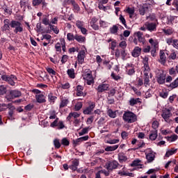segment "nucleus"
Masks as SVG:
<instances>
[{
    "mask_svg": "<svg viewBox=\"0 0 178 178\" xmlns=\"http://www.w3.org/2000/svg\"><path fill=\"white\" fill-rule=\"evenodd\" d=\"M119 148V145H113V146H107L104 150L106 152H111L112 151H116V149Z\"/></svg>",
    "mask_w": 178,
    "mask_h": 178,
    "instance_id": "2f4dec72",
    "label": "nucleus"
},
{
    "mask_svg": "<svg viewBox=\"0 0 178 178\" xmlns=\"http://www.w3.org/2000/svg\"><path fill=\"white\" fill-rule=\"evenodd\" d=\"M11 29H14L13 32L15 34H19V33H23V24L19 21L12 20L10 22Z\"/></svg>",
    "mask_w": 178,
    "mask_h": 178,
    "instance_id": "7ed1b4c3",
    "label": "nucleus"
},
{
    "mask_svg": "<svg viewBox=\"0 0 178 178\" xmlns=\"http://www.w3.org/2000/svg\"><path fill=\"white\" fill-rule=\"evenodd\" d=\"M61 144H62V145H65V147H68V145H70V142L69 141V140H67V138H63L61 140Z\"/></svg>",
    "mask_w": 178,
    "mask_h": 178,
    "instance_id": "13d9d810",
    "label": "nucleus"
},
{
    "mask_svg": "<svg viewBox=\"0 0 178 178\" xmlns=\"http://www.w3.org/2000/svg\"><path fill=\"white\" fill-rule=\"evenodd\" d=\"M107 115L109 118L115 119V118H116V111H113L111 108H108Z\"/></svg>",
    "mask_w": 178,
    "mask_h": 178,
    "instance_id": "e433bc0d",
    "label": "nucleus"
},
{
    "mask_svg": "<svg viewBox=\"0 0 178 178\" xmlns=\"http://www.w3.org/2000/svg\"><path fill=\"white\" fill-rule=\"evenodd\" d=\"M67 60H69V56L67 55H63L61 58V63L65 64L66 63V62H67Z\"/></svg>",
    "mask_w": 178,
    "mask_h": 178,
    "instance_id": "69168bd1",
    "label": "nucleus"
},
{
    "mask_svg": "<svg viewBox=\"0 0 178 178\" xmlns=\"http://www.w3.org/2000/svg\"><path fill=\"white\" fill-rule=\"evenodd\" d=\"M49 119H56V111L51 110L49 111Z\"/></svg>",
    "mask_w": 178,
    "mask_h": 178,
    "instance_id": "0e129e2a",
    "label": "nucleus"
},
{
    "mask_svg": "<svg viewBox=\"0 0 178 178\" xmlns=\"http://www.w3.org/2000/svg\"><path fill=\"white\" fill-rule=\"evenodd\" d=\"M42 24H44V26H49V24H51L49 22V15H46L45 17H44V18L42 19Z\"/></svg>",
    "mask_w": 178,
    "mask_h": 178,
    "instance_id": "a19ab883",
    "label": "nucleus"
},
{
    "mask_svg": "<svg viewBox=\"0 0 178 178\" xmlns=\"http://www.w3.org/2000/svg\"><path fill=\"white\" fill-rule=\"evenodd\" d=\"M67 74L69 76L70 79L76 78V73H74V69L73 68L68 69L67 71Z\"/></svg>",
    "mask_w": 178,
    "mask_h": 178,
    "instance_id": "72a5a7b5",
    "label": "nucleus"
},
{
    "mask_svg": "<svg viewBox=\"0 0 178 178\" xmlns=\"http://www.w3.org/2000/svg\"><path fill=\"white\" fill-rule=\"evenodd\" d=\"M118 159H119L120 162H126V161H127V156H126L123 154H120L118 155Z\"/></svg>",
    "mask_w": 178,
    "mask_h": 178,
    "instance_id": "3c124183",
    "label": "nucleus"
},
{
    "mask_svg": "<svg viewBox=\"0 0 178 178\" xmlns=\"http://www.w3.org/2000/svg\"><path fill=\"white\" fill-rule=\"evenodd\" d=\"M118 166H119V163L114 160L107 162L105 164L104 168L105 169H106V170H111V172H113V170H114L115 169H118Z\"/></svg>",
    "mask_w": 178,
    "mask_h": 178,
    "instance_id": "39448f33",
    "label": "nucleus"
},
{
    "mask_svg": "<svg viewBox=\"0 0 178 178\" xmlns=\"http://www.w3.org/2000/svg\"><path fill=\"white\" fill-rule=\"evenodd\" d=\"M22 96V92L19 90H11L10 91V95H7L6 98L7 101H12L14 98H19Z\"/></svg>",
    "mask_w": 178,
    "mask_h": 178,
    "instance_id": "423d86ee",
    "label": "nucleus"
},
{
    "mask_svg": "<svg viewBox=\"0 0 178 178\" xmlns=\"http://www.w3.org/2000/svg\"><path fill=\"white\" fill-rule=\"evenodd\" d=\"M161 118L166 122L167 123H169L170 118H172V112H170V110L165 108L162 111L161 113Z\"/></svg>",
    "mask_w": 178,
    "mask_h": 178,
    "instance_id": "6e6552de",
    "label": "nucleus"
},
{
    "mask_svg": "<svg viewBox=\"0 0 178 178\" xmlns=\"http://www.w3.org/2000/svg\"><path fill=\"white\" fill-rule=\"evenodd\" d=\"M141 47H135L134 50L131 52V55L134 58H138L140 55H141Z\"/></svg>",
    "mask_w": 178,
    "mask_h": 178,
    "instance_id": "412c9836",
    "label": "nucleus"
},
{
    "mask_svg": "<svg viewBox=\"0 0 178 178\" xmlns=\"http://www.w3.org/2000/svg\"><path fill=\"white\" fill-rule=\"evenodd\" d=\"M83 108V103L81 102H79L75 104L74 109L75 111H80Z\"/></svg>",
    "mask_w": 178,
    "mask_h": 178,
    "instance_id": "052dcab7",
    "label": "nucleus"
},
{
    "mask_svg": "<svg viewBox=\"0 0 178 178\" xmlns=\"http://www.w3.org/2000/svg\"><path fill=\"white\" fill-rule=\"evenodd\" d=\"M119 28L116 25H113L111 28H110V33L111 34H118V31Z\"/></svg>",
    "mask_w": 178,
    "mask_h": 178,
    "instance_id": "c03bdc74",
    "label": "nucleus"
},
{
    "mask_svg": "<svg viewBox=\"0 0 178 178\" xmlns=\"http://www.w3.org/2000/svg\"><path fill=\"white\" fill-rule=\"evenodd\" d=\"M144 80V86L145 87H148L149 86V75L145 76L143 78Z\"/></svg>",
    "mask_w": 178,
    "mask_h": 178,
    "instance_id": "8fccbe9b",
    "label": "nucleus"
},
{
    "mask_svg": "<svg viewBox=\"0 0 178 178\" xmlns=\"http://www.w3.org/2000/svg\"><path fill=\"white\" fill-rule=\"evenodd\" d=\"M79 159H74L72 161V165L69 166L71 170H77V168L79 167Z\"/></svg>",
    "mask_w": 178,
    "mask_h": 178,
    "instance_id": "a878e982",
    "label": "nucleus"
},
{
    "mask_svg": "<svg viewBox=\"0 0 178 178\" xmlns=\"http://www.w3.org/2000/svg\"><path fill=\"white\" fill-rule=\"evenodd\" d=\"M84 134H88V128H83L79 132V136H84Z\"/></svg>",
    "mask_w": 178,
    "mask_h": 178,
    "instance_id": "774afa93",
    "label": "nucleus"
},
{
    "mask_svg": "<svg viewBox=\"0 0 178 178\" xmlns=\"http://www.w3.org/2000/svg\"><path fill=\"white\" fill-rule=\"evenodd\" d=\"M57 97L54 95L53 93H49L48 95V101L51 105H54L55 104V101H56Z\"/></svg>",
    "mask_w": 178,
    "mask_h": 178,
    "instance_id": "7c9ffc66",
    "label": "nucleus"
},
{
    "mask_svg": "<svg viewBox=\"0 0 178 178\" xmlns=\"http://www.w3.org/2000/svg\"><path fill=\"white\" fill-rule=\"evenodd\" d=\"M127 47V43L126 42L125 40H122L119 44V47L122 48V49H126Z\"/></svg>",
    "mask_w": 178,
    "mask_h": 178,
    "instance_id": "e2e57ef3",
    "label": "nucleus"
},
{
    "mask_svg": "<svg viewBox=\"0 0 178 178\" xmlns=\"http://www.w3.org/2000/svg\"><path fill=\"white\" fill-rule=\"evenodd\" d=\"M156 80L159 84H165V81H166V74H163V72L160 73L157 76Z\"/></svg>",
    "mask_w": 178,
    "mask_h": 178,
    "instance_id": "f3484780",
    "label": "nucleus"
},
{
    "mask_svg": "<svg viewBox=\"0 0 178 178\" xmlns=\"http://www.w3.org/2000/svg\"><path fill=\"white\" fill-rule=\"evenodd\" d=\"M109 84L101 83L97 88V92H104V91H109Z\"/></svg>",
    "mask_w": 178,
    "mask_h": 178,
    "instance_id": "f8f14e48",
    "label": "nucleus"
},
{
    "mask_svg": "<svg viewBox=\"0 0 178 178\" xmlns=\"http://www.w3.org/2000/svg\"><path fill=\"white\" fill-rule=\"evenodd\" d=\"M136 10L134 8L128 7L127 8V13L129 15L130 19H134V17H136V15L134 14Z\"/></svg>",
    "mask_w": 178,
    "mask_h": 178,
    "instance_id": "c85d7f7f",
    "label": "nucleus"
},
{
    "mask_svg": "<svg viewBox=\"0 0 178 178\" xmlns=\"http://www.w3.org/2000/svg\"><path fill=\"white\" fill-rule=\"evenodd\" d=\"M10 20L6 19L3 21L4 25L1 27L2 31H9L10 30Z\"/></svg>",
    "mask_w": 178,
    "mask_h": 178,
    "instance_id": "dca6fc26",
    "label": "nucleus"
},
{
    "mask_svg": "<svg viewBox=\"0 0 178 178\" xmlns=\"http://www.w3.org/2000/svg\"><path fill=\"white\" fill-rule=\"evenodd\" d=\"M158 137V131L157 130H153L150 131V134L149 136V140L151 141H155L156 138Z\"/></svg>",
    "mask_w": 178,
    "mask_h": 178,
    "instance_id": "cd10ccee",
    "label": "nucleus"
},
{
    "mask_svg": "<svg viewBox=\"0 0 178 178\" xmlns=\"http://www.w3.org/2000/svg\"><path fill=\"white\" fill-rule=\"evenodd\" d=\"M129 104L130 106H134V105H137V104H141V99L131 98L129 101Z\"/></svg>",
    "mask_w": 178,
    "mask_h": 178,
    "instance_id": "393cba45",
    "label": "nucleus"
},
{
    "mask_svg": "<svg viewBox=\"0 0 178 178\" xmlns=\"http://www.w3.org/2000/svg\"><path fill=\"white\" fill-rule=\"evenodd\" d=\"M51 127H58V130L65 129V124L63 121H59V118H56V120L51 124Z\"/></svg>",
    "mask_w": 178,
    "mask_h": 178,
    "instance_id": "9d476101",
    "label": "nucleus"
},
{
    "mask_svg": "<svg viewBox=\"0 0 178 178\" xmlns=\"http://www.w3.org/2000/svg\"><path fill=\"white\" fill-rule=\"evenodd\" d=\"M49 29L54 31L55 34H59V29H58L55 25H52V24H49Z\"/></svg>",
    "mask_w": 178,
    "mask_h": 178,
    "instance_id": "79ce46f5",
    "label": "nucleus"
},
{
    "mask_svg": "<svg viewBox=\"0 0 178 178\" xmlns=\"http://www.w3.org/2000/svg\"><path fill=\"white\" fill-rule=\"evenodd\" d=\"M54 145L56 149H59L61 147L60 140L58 138H55L53 141Z\"/></svg>",
    "mask_w": 178,
    "mask_h": 178,
    "instance_id": "4c0bfd02",
    "label": "nucleus"
},
{
    "mask_svg": "<svg viewBox=\"0 0 178 178\" xmlns=\"http://www.w3.org/2000/svg\"><path fill=\"white\" fill-rule=\"evenodd\" d=\"M3 10L6 15H12V9L7 6H4Z\"/></svg>",
    "mask_w": 178,
    "mask_h": 178,
    "instance_id": "09e8293b",
    "label": "nucleus"
},
{
    "mask_svg": "<svg viewBox=\"0 0 178 178\" xmlns=\"http://www.w3.org/2000/svg\"><path fill=\"white\" fill-rule=\"evenodd\" d=\"M176 152H177V149L172 148L166 152L165 156V158H169V156H172V155H174Z\"/></svg>",
    "mask_w": 178,
    "mask_h": 178,
    "instance_id": "473e14b6",
    "label": "nucleus"
},
{
    "mask_svg": "<svg viewBox=\"0 0 178 178\" xmlns=\"http://www.w3.org/2000/svg\"><path fill=\"white\" fill-rule=\"evenodd\" d=\"M135 35H136L137 40L142 45H144L145 44V38L143 37V32L138 31L135 33Z\"/></svg>",
    "mask_w": 178,
    "mask_h": 178,
    "instance_id": "6ab92c4d",
    "label": "nucleus"
},
{
    "mask_svg": "<svg viewBox=\"0 0 178 178\" xmlns=\"http://www.w3.org/2000/svg\"><path fill=\"white\" fill-rule=\"evenodd\" d=\"M177 138H178V136L176 134H173L170 136L167 137V140H168V141H169V143H173V142L176 141V140H177Z\"/></svg>",
    "mask_w": 178,
    "mask_h": 178,
    "instance_id": "ea45409f",
    "label": "nucleus"
},
{
    "mask_svg": "<svg viewBox=\"0 0 178 178\" xmlns=\"http://www.w3.org/2000/svg\"><path fill=\"white\" fill-rule=\"evenodd\" d=\"M145 26L148 31H156V24L154 22H145Z\"/></svg>",
    "mask_w": 178,
    "mask_h": 178,
    "instance_id": "4468645a",
    "label": "nucleus"
},
{
    "mask_svg": "<svg viewBox=\"0 0 178 178\" xmlns=\"http://www.w3.org/2000/svg\"><path fill=\"white\" fill-rule=\"evenodd\" d=\"M75 41L79 42V44H84L86 42V37L76 33L75 34Z\"/></svg>",
    "mask_w": 178,
    "mask_h": 178,
    "instance_id": "b1692460",
    "label": "nucleus"
},
{
    "mask_svg": "<svg viewBox=\"0 0 178 178\" xmlns=\"http://www.w3.org/2000/svg\"><path fill=\"white\" fill-rule=\"evenodd\" d=\"M47 72L49 73L50 76H56V71L54 70L51 67H46Z\"/></svg>",
    "mask_w": 178,
    "mask_h": 178,
    "instance_id": "de8ad7c7",
    "label": "nucleus"
},
{
    "mask_svg": "<svg viewBox=\"0 0 178 178\" xmlns=\"http://www.w3.org/2000/svg\"><path fill=\"white\" fill-rule=\"evenodd\" d=\"M76 26L80 30V29L84 27V22L78 20L76 22Z\"/></svg>",
    "mask_w": 178,
    "mask_h": 178,
    "instance_id": "4d7b16f0",
    "label": "nucleus"
},
{
    "mask_svg": "<svg viewBox=\"0 0 178 178\" xmlns=\"http://www.w3.org/2000/svg\"><path fill=\"white\" fill-rule=\"evenodd\" d=\"M118 175H120V176H129V177H133L134 176L133 173L124 171V167L122 169V170L118 172Z\"/></svg>",
    "mask_w": 178,
    "mask_h": 178,
    "instance_id": "c756f323",
    "label": "nucleus"
},
{
    "mask_svg": "<svg viewBox=\"0 0 178 178\" xmlns=\"http://www.w3.org/2000/svg\"><path fill=\"white\" fill-rule=\"evenodd\" d=\"M83 80L86 81L88 86L94 84V76H92V72L90 70H86L83 74Z\"/></svg>",
    "mask_w": 178,
    "mask_h": 178,
    "instance_id": "f03ea898",
    "label": "nucleus"
},
{
    "mask_svg": "<svg viewBox=\"0 0 178 178\" xmlns=\"http://www.w3.org/2000/svg\"><path fill=\"white\" fill-rule=\"evenodd\" d=\"M76 39V35H74L72 33H68L67 34V40L68 41H74Z\"/></svg>",
    "mask_w": 178,
    "mask_h": 178,
    "instance_id": "37998d69",
    "label": "nucleus"
},
{
    "mask_svg": "<svg viewBox=\"0 0 178 178\" xmlns=\"http://www.w3.org/2000/svg\"><path fill=\"white\" fill-rule=\"evenodd\" d=\"M8 109L9 110L8 119H10V120H13V119H15V118H13V113H15V110L16 109V108H15L13 105L10 104V106H8Z\"/></svg>",
    "mask_w": 178,
    "mask_h": 178,
    "instance_id": "aec40b11",
    "label": "nucleus"
},
{
    "mask_svg": "<svg viewBox=\"0 0 178 178\" xmlns=\"http://www.w3.org/2000/svg\"><path fill=\"white\" fill-rule=\"evenodd\" d=\"M145 154L148 163H151V162H154V161H155V152L152 150H146Z\"/></svg>",
    "mask_w": 178,
    "mask_h": 178,
    "instance_id": "0eeeda50",
    "label": "nucleus"
},
{
    "mask_svg": "<svg viewBox=\"0 0 178 178\" xmlns=\"http://www.w3.org/2000/svg\"><path fill=\"white\" fill-rule=\"evenodd\" d=\"M72 144L74 147H77V145H80V144H81V140L80 138H76V140H74L72 142Z\"/></svg>",
    "mask_w": 178,
    "mask_h": 178,
    "instance_id": "338daca9",
    "label": "nucleus"
},
{
    "mask_svg": "<svg viewBox=\"0 0 178 178\" xmlns=\"http://www.w3.org/2000/svg\"><path fill=\"white\" fill-rule=\"evenodd\" d=\"M144 76H150L152 77V74L151 73V68H149V65H143L142 67Z\"/></svg>",
    "mask_w": 178,
    "mask_h": 178,
    "instance_id": "a211bd4d",
    "label": "nucleus"
},
{
    "mask_svg": "<svg viewBox=\"0 0 178 178\" xmlns=\"http://www.w3.org/2000/svg\"><path fill=\"white\" fill-rule=\"evenodd\" d=\"M62 44L57 42L55 44V49L56 51V52H62V47H61Z\"/></svg>",
    "mask_w": 178,
    "mask_h": 178,
    "instance_id": "680f3d73",
    "label": "nucleus"
},
{
    "mask_svg": "<svg viewBox=\"0 0 178 178\" xmlns=\"http://www.w3.org/2000/svg\"><path fill=\"white\" fill-rule=\"evenodd\" d=\"M1 79L3 81H7V83H8V84H10V86H15V84H16V83L15 81H16L17 80V78L15 75H10V76L2 75Z\"/></svg>",
    "mask_w": 178,
    "mask_h": 178,
    "instance_id": "20e7f679",
    "label": "nucleus"
},
{
    "mask_svg": "<svg viewBox=\"0 0 178 178\" xmlns=\"http://www.w3.org/2000/svg\"><path fill=\"white\" fill-rule=\"evenodd\" d=\"M10 105V104H0V112H3V111H6V109H8V108H9Z\"/></svg>",
    "mask_w": 178,
    "mask_h": 178,
    "instance_id": "6e6d98bb",
    "label": "nucleus"
},
{
    "mask_svg": "<svg viewBox=\"0 0 178 178\" xmlns=\"http://www.w3.org/2000/svg\"><path fill=\"white\" fill-rule=\"evenodd\" d=\"M159 62L163 65L166 63V54L163 50H160Z\"/></svg>",
    "mask_w": 178,
    "mask_h": 178,
    "instance_id": "2eb2a0df",
    "label": "nucleus"
},
{
    "mask_svg": "<svg viewBox=\"0 0 178 178\" xmlns=\"http://www.w3.org/2000/svg\"><path fill=\"white\" fill-rule=\"evenodd\" d=\"M99 24L100 27H102L103 29H106V27H108V26H109V24L107 22H105L102 19L99 20Z\"/></svg>",
    "mask_w": 178,
    "mask_h": 178,
    "instance_id": "49530a36",
    "label": "nucleus"
},
{
    "mask_svg": "<svg viewBox=\"0 0 178 178\" xmlns=\"http://www.w3.org/2000/svg\"><path fill=\"white\" fill-rule=\"evenodd\" d=\"M125 72L128 76H133L136 74V68L134 67V65L131 63H127L125 66Z\"/></svg>",
    "mask_w": 178,
    "mask_h": 178,
    "instance_id": "1a4fd4ad",
    "label": "nucleus"
},
{
    "mask_svg": "<svg viewBox=\"0 0 178 178\" xmlns=\"http://www.w3.org/2000/svg\"><path fill=\"white\" fill-rule=\"evenodd\" d=\"M67 104H69V99L67 98H64L60 99V108H65V106H67Z\"/></svg>",
    "mask_w": 178,
    "mask_h": 178,
    "instance_id": "f704fd0d",
    "label": "nucleus"
},
{
    "mask_svg": "<svg viewBox=\"0 0 178 178\" xmlns=\"http://www.w3.org/2000/svg\"><path fill=\"white\" fill-rule=\"evenodd\" d=\"M94 108H95V103L93 102H90L89 103V106L83 110V114L91 115L92 111H94Z\"/></svg>",
    "mask_w": 178,
    "mask_h": 178,
    "instance_id": "9b49d317",
    "label": "nucleus"
},
{
    "mask_svg": "<svg viewBox=\"0 0 178 178\" xmlns=\"http://www.w3.org/2000/svg\"><path fill=\"white\" fill-rule=\"evenodd\" d=\"M122 119L126 123H134L137 122V115L134 113L127 111H124Z\"/></svg>",
    "mask_w": 178,
    "mask_h": 178,
    "instance_id": "f257e3e1",
    "label": "nucleus"
},
{
    "mask_svg": "<svg viewBox=\"0 0 178 178\" xmlns=\"http://www.w3.org/2000/svg\"><path fill=\"white\" fill-rule=\"evenodd\" d=\"M138 8H139L140 15L141 16H144L145 15V7H144L143 5H139Z\"/></svg>",
    "mask_w": 178,
    "mask_h": 178,
    "instance_id": "a18cd8bd",
    "label": "nucleus"
},
{
    "mask_svg": "<svg viewBox=\"0 0 178 178\" xmlns=\"http://www.w3.org/2000/svg\"><path fill=\"white\" fill-rule=\"evenodd\" d=\"M169 88L171 90H175V88H177L178 87V78H177L175 80H174L170 85Z\"/></svg>",
    "mask_w": 178,
    "mask_h": 178,
    "instance_id": "c9c22d12",
    "label": "nucleus"
},
{
    "mask_svg": "<svg viewBox=\"0 0 178 178\" xmlns=\"http://www.w3.org/2000/svg\"><path fill=\"white\" fill-rule=\"evenodd\" d=\"M86 58V51L82 50L78 53L77 60L79 65L84 63V59Z\"/></svg>",
    "mask_w": 178,
    "mask_h": 178,
    "instance_id": "ddd939ff",
    "label": "nucleus"
},
{
    "mask_svg": "<svg viewBox=\"0 0 178 178\" xmlns=\"http://www.w3.org/2000/svg\"><path fill=\"white\" fill-rule=\"evenodd\" d=\"M111 172H112L111 170H99L97 172H99L100 175L101 173H102L103 175H104V176L108 177L109 176V175H111Z\"/></svg>",
    "mask_w": 178,
    "mask_h": 178,
    "instance_id": "603ef678",
    "label": "nucleus"
},
{
    "mask_svg": "<svg viewBox=\"0 0 178 178\" xmlns=\"http://www.w3.org/2000/svg\"><path fill=\"white\" fill-rule=\"evenodd\" d=\"M120 21L124 26L125 29H127V24H126V19H124V17L123 15H120Z\"/></svg>",
    "mask_w": 178,
    "mask_h": 178,
    "instance_id": "bf43d9fd",
    "label": "nucleus"
},
{
    "mask_svg": "<svg viewBox=\"0 0 178 178\" xmlns=\"http://www.w3.org/2000/svg\"><path fill=\"white\" fill-rule=\"evenodd\" d=\"M84 90V88L82 86H76V96L77 97H86V94H84V92L83 90Z\"/></svg>",
    "mask_w": 178,
    "mask_h": 178,
    "instance_id": "5701e85b",
    "label": "nucleus"
},
{
    "mask_svg": "<svg viewBox=\"0 0 178 178\" xmlns=\"http://www.w3.org/2000/svg\"><path fill=\"white\" fill-rule=\"evenodd\" d=\"M35 99L38 104H44L47 102V99H45V96L43 94H39L35 95Z\"/></svg>",
    "mask_w": 178,
    "mask_h": 178,
    "instance_id": "4be33fe9",
    "label": "nucleus"
},
{
    "mask_svg": "<svg viewBox=\"0 0 178 178\" xmlns=\"http://www.w3.org/2000/svg\"><path fill=\"white\" fill-rule=\"evenodd\" d=\"M168 95H169V92L166 90H162L159 92V96L161 97V98H168Z\"/></svg>",
    "mask_w": 178,
    "mask_h": 178,
    "instance_id": "864d4df0",
    "label": "nucleus"
},
{
    "mask_svg": "<svg viewBox=\"0 0 178 178\" xmlns=\"http://www.w3.org/2000/svg\"><path fill=\"white\" fill-rule=\"evenodd\" d=\"M8 91L5 86H0V95H5V93Z\"/></svg>",
    "mask_w": 178,
    "mask_h": 178,
    "instance_id": "5fc2aeb1",
    "label": "nucleus"
},
{
    "mask_svg": "<svg viewBox=\"0 0 178 178\" xmlns=\"http://www.w3.org/2000/svg\"><path fill=\"white\" fill-rule=\"evenodd\" d=\"M70 3L72 5V6L74 8V10L75 12L80 11V6H79V4L76 3V1H74V0H71Z\"/></svg>",
    "mask_w": 178,
    "mask_h": 178,
    "instance_id": "58836bf2",
    "label": "nucleus"
},
{
    "mask_svg": "<svg viewBox=\"0 0 178 178\" xmlns=\"http://www.w3.org/2000/svg\"><path fill=\"white\" fill-rule=\"evenodd\" d=\"M162 31L165 35H172L175 33V30L171 27L163 29Z\"/></svg>",
    "mask_w": 178,
    "mask_h": 178,
    "instance_id": "bb28decb",
    "label": "nucleus"
}]
</instances>
